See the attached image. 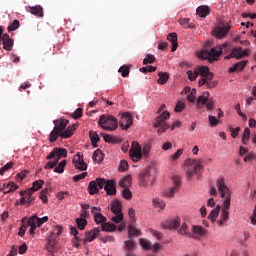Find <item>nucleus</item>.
Wrapping results in <instances>:
<instances>
[{"mask_svg": "<svg viewBox=\"0 0 256 256\" xmlns=\"http://www.w3.org/2000/svg\"><path fill=\"white\" fill-rule=\"evenodd\" d=\"M218 191L220 193V197L223 200V209L221 210L220 220L217 221L219 227L223 225V223H227L229 221V209H231V195L232 192L225 184V178H218L216 182Z\"/></svg>", "mask_w": 256, "mask_h": 256, "instance_id": "nucleus-1", "label": "nucleus"}, {"mask_svg": "<svg viewBox=\"0 0 256 256\" xmlns=\"http://www.w3.org/2000/svg\"><path fill=\"white\" fill-rule=\"evenodd\" d=\"M103 188L107 195H117V184H115V180H107L105 178H96L89 183V195H96Z\"/></svg>", "mask_w": 256, "mask_h": 256, "instance_id": "nucleus-2", "label": "nucleus"}, {"mask_svg": "<svg viewBox=\"0 0 256 256\" xmlns=\"http://www.w3.org/2000/svg\"><path fill=\"white\" fill-rule=\"evenodd\" d=\"M223 49L227 51L229 49V44L224 43L222 45L217 46L216 48L213 47L210 50L204 49L199 52L198 57L199 59H204L212 63V61H219V57L223 55Z\"/></svg>", "mask_w": 256, "mask_h": 256, "instance_id": "nucleus-3", "label": "nucleus"}, {"mask_svg": "<svg viewBox=\"0 0 256 256\" xmlns=\"http://www.w3.org/2000/svg\"><path fill=\"white\" fill-rule=\"evenodd\" d=\"M54 128L49 135L50 143H55L57 139L61 136V133L67 129V125H69V120L65 118H60L53 121Z\"/></svg>", "mask_w": 256, "mask_h": 256, "instance_id": "nucleus-4", "label": "nucleus"}, {"mask_svg": "<svg viewBox=\"0 0 256 256\" xmlns=\"http://www.w3.org/2000/svg\"><path fill=\"white\" fill-rule=\"evenodd\" d=\"M98 125H100V127L105 131H115V129H117V118L101 115L98 120Z\"/></svg>", "mask_w": 256, "mask_h": 256, "instance_id": "nucleus-5", "label": "nucleus"}, {"mask_svg": "<svg viewBox=\"0 0 256 256\" xmlns=\"http://www.w3.org/2000/svg\"><path fill=\"white\" fill-rule=\"evenodd\" d=\"M169 117H171V114L168 111H164L162 114H160L158 117H156V122L154 124V127L158 129V133L159 135H161V133H165V131H167V129H169V124L165 123V121H167V119H169Z\"/></svg>", "mask_w": 256, "mask_h": 256, "instance_id": "nucleus-6", "label": "nucleus"}, {"mask_svg": "<svg viewBox=\"0 0 256 256\" xmlns=\"http://www.w3.org/2000/svg\"><path fill=\"white\" fill-rule=\"evenodd\" d=\"M196 72L201 77V79L198 80L199 87H203L206 81H213V73L209 71L208 66H199L196 69Z\"/></svg>", "mask_w": 256, "mask_h": 256, "instance_id": "nucleus-7", "label": "nucleus"}, {"mask_svg": "<svg viewBox=\"0 0 256 256\" xmlns=\"http://www.w3.org/2000/svg\"><path fill=\"white\" fill-rule=\"evenodd\" d=\"M94 221L97 224L102 223V231L113 233V231L117 230V226L115 224L106 223L107 217L103 216L101 213H95Z\"/></svg>", "mask_w": 256, "mask_h": 256, "instance_id": "nucleus-8", "label": "nucleus"}, {"mask_svg": "<svg viewBox=\"0 0 256 256\" xmlns=\"http://www.w3.org/2000/svg\"><path fill=\"white\" fill-rule=\"evenodd\" d=\"M35 192H33L31 189L20 191L21 199H20V205H32V203H35L36 196L33 195Z\"/></svg>", "mask_w": 256, "mask_h": 256, "instance_id": "nucleus-9", "label": "nucleus"}, {"mask_svg": "<svg viewBox=\"0 0 256 256\" xmlns=\"http://www.w3.org/2000/svg\"><path fill=\"white\" fill-rule=\"evenodd\" d=\"M192 165L193 167L190 168L186 174L188 179H193L195 175L199 176L203 173V164L201 163V160H193Z\"/></svg>", "mask_w": 256, "mask_h": 256, "instance_id": "nucleus-10", "label": "nucleus"}, {"mask_svg": "<svg viewBox=\"0 0 256 256\" xmlns=\"http://www.w3.org/2000/svg\"><path fill=\"white\" fill-rule=\"evenodd\" d=\"M132 161L136 162L143 159V153L141 152V145L138 142L133 141L131 149L129 151Z\"/></svg>", "mask_w": 256, "mask_h": 256, "instance_id": "nucleus-11", "label": "nucleus"}, {"mask_svg": "<svg viewBox=\"0 0 256 256\" xmlns=\"http://www.w3.org/2000/svg\"><path fill=\"white\" fill-rule=\"evenodd\" d=\"M229 31H231V25L228 23H221L213 30V33L217 39H223V37H227Z\"/></svg>", "mask_w": 256, "mask_h": 256, "instance_id": "nucleus-12", "label": "nucleus"}, {"mask_svg": "<svg viewBox=\"0 0 256 256\" xmlns=\"http://www.w3.org/2000/svg\"><path fill=\"white\" fill-rule=\"evenodd\" d=\"M154 179L155 178L151 176V172H149V170H144L139 175V185L140 187H144L145 189H147L148 185H153Z\"/></svg>", "mask_w": 256, "mask_h": 256, "instance_id": "nucleus-13", "label": "nucleus"}, {"mask_svg": "<svg viewBox=\"0 0 256 256\" xmlns=\"http://www.w3.org/2000/svg\"><path fill=\"white\" fill-rule=\"evenodd\" d=\"M119 125L120 127H122V129H125V131H127V129H130L131 125H133V116L131 115V113H122Z\"/></svg>", "mask_w": 256, "mask_h": 256, "instance_id": "nucleus-14", "label": "nucleus"}, {"mask_svg": "<svg viewBox=\"0 0 256 256\" xmlns=\"http://www.w3.org/2000/svg\"><path fill=\"white\" fill-rule=\"evenodd\" d=\"M172 181L174 183V186L170 187L164 192L165 197H175V193L179 191V185H181V177L173 176Z\"/></svg>", "mask_w": 256, "mask_h": 256, "instance_id": "nucleus-15", "label": "nucleus"}, {"mask_svg": "<svg viewBox=\"0 0 256 256\" xmlns=\"http://www.w3.org/2000/svg\"><path fill=\"white\" fill-rule=\"evenodd\" d=\"M72 163L79 171H87V164L85 163V160H83V154H81V152H78L73 157Z\"/></svg>", "mask_w": 256, "mask_h": 256, "instance_id": "nucleus-16", "label": "nucleus"}, {"mask_svg": "<svg viewBox=\"0 0 256 256\" xmlns=\"http://www.w3.org/2000/svg\"><path fill=\"white\" fill-rule=\"evenodd\" d=\"M247 55H249V50L245 49L243 50V48L239 47V48H233L232 52L230 55L225 56L224 59L229 60V59H243V57H247Z\"/></svg>", "mask_w": 256, "mask_h": 256, "instance_id": "nucleus-17", "label": "nucleus"}, {"mask_svg": "<svg viewBox=\"0 0 256 256\" xmlns=\"http://www.w3.org/2000/svg\"><path fill=\"white\" fill-rule=\"evenodd\" d=\"M61 157H67V149L56 147L50 152L46 159L48 161H50V159H58L59 161Z\"/></svg>", "mask_w": 256, "mask_h": 256, "instance_id": "nucleus-18", "label": "nucleus"}, {"mask_svg": "<svg viewBox=\"0 0 256 256\" xmlns=\"http://www.w3.org/2000/svg\"><path fill=\"white\" fill-rule=\"evenodd\" d=\"M139 243L140 246L144 248L146 251H154V253H157L161 247V244L155 243L154 245H152L149 240L144 238H140Z\"/></svg>", "mask_w": 256, "mask_h": 256, "instance_id": "nucleus-19", "label": "nucleus"}, {"mask_svg": "<svg viewBox=\"0 0 256 256\" xmlns=\"http://www.w3.org/2000/svg\"><path fill=\"white\" fill-rule=\"evenodd\" d=\"M46 249L49 253H55L57 251V236L50 235L47 239Z\"/></svg>", "mask_w": 256, "mask_h": 256, "instance_id": "nucleus-20", "label": "nucleus"}, {"mask_svg": "<svg viewBox=\"0 0 256 256\" xmlns=\"http://www.w3.org/2000/svg\"><path fill=\"white\" fill-rule=\"evenodd\" d=\"M99 228H94L90 231L85 232V237L82 241L84 243V245L86 243H91L94 239H97V237L99 236Z\"/></svg>", "mask_w": 256, "mask_h": 256, "instance_id": "nucleus-21", "label": "nucleus"}, {"mask_svg": "<svg viewBox=\"0 0 256 256\" xmlns=\"http://www.w3.org/2000/svg\"><path fill=\"white\" fill-rule=\"evenodd\" d=\"M2 43L3 49H5V51H11L13 49V39H11L9 34H3Z\"/></svg>", "mask_w": 256, "mask_h": 256, "instance_id": "nucleus-22", "label": "nucleus"}, {"mask_svg": "<svg viewBox=\"0 0 256 256\" xmlns=\"http://www.w3.org/2000/svg\"><path fill=\"white\" fill-rule=\"evenodd\" d=\"M211 93L209 91L203 92V95L199 96L197 99V107L198 109H202L203 105H206V103L209 101V96Z\"/></svg>", "mask_w": 256, "mask_h": 256, "instance_id": "nucleus-23", "label": "nucleus"}, {"mask_svg": "<svg viewBox=\"0 0 256 256\" xmlns=\"http://www.w3.org/2000/svg\"><path fill=\"white\" fill-rule=\"evenodd\" d=\"M26 11L28 13H31L32 15H35L36 17H43V7L41 6H28L26 7Z\"/></svg>", "mask_w": 256, "mask_h": 256, "instance_id": "nucleus-24", "label": "nucleus"}, {"mask_svg": "<svg viewBox=\"0 0 256 256\" xmlns=\"http://www.w3.org/2000/svg\"><path fill=\"white\" fill-rule=\"evenodd\" d=\"M75 129H77V125L75 124L68 126L66 130L64 129L63 132L60 133L61 139H69L70 137H72L73 131H75Z\"/></svg>", "mask_w": 256, "mask_h": 256, "instance_id": "nucleus-25", "label": "nucleus"}, {"mask_svg": "<svg viewBox=\"0 0 256 256\" xmlns=\"http://www.w3.org/2000/svg\"><path fill=\"white\" fill-rule=\"evenodd\" d=\"M70 233H71V235H73L74 236V241H73V247H76V249H79V247H80V245L81 244H79V241H82V243H83V239H81V238H79V236H77V235H79V231H77V228L76 227H70Z\"/></svg>", "mask_w": 256, "mask_h": 256, "instance_id": "nucleus-26", "label": "nucleus"}, {"mask_svg": "<svg viewBox=\"0 0 256 256\" xmlns=\"http://www.w3.org/2000/svg\"><path fill=\"white\" fill-rule=\"evenodd\" d=\"M167 40L172 43V52L177 51V47H179V44L177 43V33H169L167 35Z\"/></svg>", "mask_w": 256, "mask_h": 256, "instance_id": "nucleus-27", "label": "nucleus"}, {"mask_svg": "<svg viewBox=\"0 0 256 256\" xmlns=\"http://www.w3.org/2000/svg\"><path fill=\"white\" fill-rule=\"evenodd\" d=\"M2 189L4 190V194L7 195V193H13V191H17L19 186L14 182H10L8 184H3Z\"/></svg>", "mask_w": 256, "mask_h": 256, "instance_id": "nucleus-28", "label": "nucleus"}, {"mask_svg": "<svg viewBox=\"0 0 256 256\" xmlns=\"http://www.w3.org/2000/svg\"><path fill=\"white\" fill-rule=\"evenodd\" d=\"M221 212V205H217L215 209L211 210V212L208 215V219L212 222L215 223L217 220V217H219V213Z\"/></svg>", "mask_w": 256, "mask_h": 256, "instance_id": "nucleus-29", "label": "nucleus"}, {"mask_svg": "<svg viewBox=\"0 0 256 256\" xmlns=\"http://www.w3.org/2000/svg\"><path fill=\"white\" fill-rule=\"evenodd\" d=\"M245 65H247V61L242 60V61L234 64L233 67H230L229 72L230 73H235V71H243V69H245Z\"/></svg>", "mask_w": 256, "mask_h": 256, "instance_id": "nucleus-30", "label": "nucleus"}, {"mask_svg": "<svg viewBox=\"0 0 256 256\" xmlns=\"http://www.w3.org/2000/svg\"><path fill=\"white\" fill-rule=\"evenodd\" d=\"M196 13L199 17H207V15H210L211 10H209V6H199L196 9Z\"/></svg>", "mask_w": 256, "mask_h": 256, "instance_id": "nucleus-31", "label": "nucleus"}, {"mask_svg": "<svg viewBox=\"0 0 256 256\" xmlns=\"http://www.w3.org/2000/svg\"><path fill=\"white\" fill-rule=\"evenodd\" d=\"M103 135V139L106 143H113V144H117L121 141V138L117 137V136H113V135H109V134H101Z\"/></svg>", "mask_w": 256, "mask_h": 256, "instance_id": "nucleus-32", "label": "nucleus"}, {"mask_svg": "<svg viewBox=\"0 0 256 256\" xmlns=\"http://www.w3.org/2000/svg\"><path fill=\"white\" fill-rule=\"evenodd\" d=\"M158 84L159 85H165V83H167V81H169V73L167 72H159L158 73Z\"/></svg>", "mask_w": 256, "mask_h": 256, "instance_id": "nucleus-33", "label": "nucleus"}, {"mask_svg": "<svg viewBox=\"0 0 256 256\" xmlns=\"http://www.w3.org/2000/svg\"><path fill=\"white\" fill-rule=\"evenodd\" d=\"M90 141H92L93 147H97V142L101 141V138H99V134L97 132L90 130L89 132Z\"/></svg>", "mask_w": 256, "mask_h": 256, "instance_id": "nucleus-34", "label": "nucleus"}, {"mask_svg": "<svg viewBox=\"0 0 256 256\" xmlns=\"http://www.w3.org/2000/svg\"><path fill=\"white\" fill-rule=\"evenodd\" d=\"M111 211L114 215L121 214V203L117 200L113 201L111 204Z\"/></svg>", "mask_w": 256, "mask_h": 256, "instance_id": "nucleus-35", "label": "nucleus"}, {"mask_svg": "<svg viewBox=\"0 0 256 256\" xmlns=\"http://www.w3.org/2000/svg\"><path fill=\"white\" fill-rule=\"evenodd\" d=\"M92 159L96 161L97 163H103V152L101 149H97L94 151Z\"/></svg>", "mask_w": 256, "mask_h": 256, "instance_id": "nucleus-36", "label": "nucleus"}, {"mask_svg": "<svg viewBox=\"0 0 256 256\" xmlns=\"http://www.w3.org/2000/svg\"><path fill=\"white\" fill-rule=\"evenodd\" d=\"M181 225V218L176 217L174 219H172L169 224H168V228L169 229H178V227Z\"/></svg>", "mask_w": 256, "mask_h": 256, "instance_id": "nucleus-37", "label": "nucleus"}, {"mask_svg": "<svg viewBox=\"0 0 256 256\" xmlns=\"http://www.w3.org/2000/svg\"><path fill=\"white\" fill-rule=\"evenodd\" d=\"M178 233L180 235H186V237H191V233H189V227H187L186 223L181 225V227L178 229Z\"/></svg>", "mask_w": 256, "mask_h": 256, "instance_id": "nucleus-38", "label": "nucleus"}, {"mask_svg": "<svg viewBox=\"0 0 256 256\" xmlns=\"http://www.w3.org/2000/svg\"><path fill=\"white\" fill-rule=\"evenodd\" d=\"M124 249L127 252L133 251L135 249V241L133 240H126L124 242Z\"/></svg>", "mask_w": 256, "mask_h": 256, "instance_id": "nucleus-39", "label": "nucleus"}, {"mask_svg": "<svg viewBox=\"0 0 256 256\" xmlns=\"http://www.w3.org/2000/svg\"><path fill=\"white\" fill-rule=\"evenodd\" d=\"M152 202L153 206L156 209H165V201H163L162 199L154 198Z\"/></svg>", "mask_w": 256, "mask_h": 256, "instance_id": "nucleus-40", "label": "nucleus"}, {"mask_svg": "<svg viewBox=\"0 0 256 256\" xmlns=\"http://www.w3.org/2000/svg\"><path fill=\"white\" fill-rule=\"evenodd\" d=\"M76 225L80 231H83L85 227H87V220L85 218H77L76 219Z\"/></svg>", "mask_w": 256, "mask_h": 256, "instance_id": "nucleus-41", "label": "nucleus"}, {"mask_svg": "<svg viewBox=\"0 0 256 256\" xmlns=\"http://www.w3.org/2000/svg\"><path fill=\"white\" fill-rule=\"evenodd\" d=\"M44 183L45 182L43 180L35 181V182H33L32 187L29 189H31L32 192L35 193V191H39V189H41V187H43Z\"/></svg>", "mask_w": 256, "mask_h": 256, "instance_id": "nucleus-42", "label": "nucleus"}, {"mask_svg": "<svg viewBox=\"0 0 256 256\" xmlns=\"http://www.w3.org/2000/svg\"><path fill=\"white\" fill-rule=\"evenodd\" d=\"M190 21H191V19H189V18H182V19H180V25L182 27H184V29H193V27H195V26L189 24Z\"/></svg>", "mask_w": 256, "mask_h": 256, "instance_id": "nucleus-43", "label": "nucleus"}, {"mask_svg": "<svg viewBox=\"0 0 256 256\" xmlns=\"http://www.w3.org/2000/svg\"><path fill=\"white\" fill-rule=\"evenodd\" d=\"M251 135V130L249 128H245L244 129V133H243V136H242V143L244 145H247V143H249V137Z\"/></svg>", "mask_w": 256, "mask_h": 256, "instance_id": "nucleus-44", "label": "nucleus"}, {"mask_svg": "<svg viewBox=\"0 0 256 256\" xmlns=\"http://www.w3.org/2000/svg\"><path fill=\"white\" fill-rule=\"evenodd\" d=\"M192 231L195 233V235H200L201 237L205 235V228L202 226H193Z\"/></svg>", "mask_w": 256, "mask_h": 256, "instance_id": "nucleus-45", "label": "nucleus"}, {"mask_svg": "<svg viewBox=\"0 0 256 256\" xmlns=\"http://www.w3.org/2000/svg\"><path fill=\"white\" fill-rule=\"evenodd\" d=\"M128 235L129 237H139V235H141V231L137 230L133 226H129Z\"/></svg>", "mask_w": 256, "mask_h": 256, "instance_id": "nucleus-46", "label": "nucleus"}, {"mask_svg": "<svg viewBox=\"0 0 256 256\" xmlns=\"http://www.w3.org/2000/svg\"><path fill=\"white\" fill-rule=\"evenodd\" d=\"M25 221H27V218H23L22 219V226L19 228V232L18 235L19 237H24L25 236V232L27 231V225L25 224Z\"/></svg>", "mask_w": 256, "mask_h": 256, "instance_id": "nucleus-47", "label": "nucleus"}, {"mask_svg": "<svg viewBox=\"0 0 256 256\" xmlns=\"http://www.w3.org/2000/svg\"><path fill=\"white\" fill-rule=\"evenodd\" d=\"M131 185V176H127L120 181V186L127 188Z\"/></svg>", "mask_w": 256, "mask_h": 256, "instance_id": "nucleus-48", "label": "nucleus"}, {"mask_svg": "<svg viewBox=\"0 0 256 256\" xmlns=\"http://www.w3.org/2000/svg\"><path fill=\"white\" fill-rule=\"evenodd\" d=\"M183 109H185L184 102L183 101H178L175 108H174L175 113H182Z\"/></svg>", "mask_w": 256, "mask_h": 256, "instance_id": "nucleus-49", "label": "nucleus"}, {"mask_svg": "<svg viewBox=\"0 0 256 256\" xmlns=\"http://www.w3.org/2000/svg\"><path fill=\"white\" fill-rule=\"evenodd\" d=\"M155 63V56L148 54L143 60V65Z\"/></svg>", "mask_w": 256, "mask_h": 256, "instance_id": "nucleus-50", "label": "nucleus"}, {"mask_svg": "<svg viewBox=\"0 0 256 256\" xmlns=\"http://www.w3.org/2000/svg\"><path fill=\"white\" fill-rule=\"evenodd\" d=\"M20 23L19 20H14L9 26L8 31L11 33V31H17V28L19 27Z\"/></svg>", "mask_w": 256, "mask_h": 256, "instance_id": "nucleus-51", "label": "nucleus"}, {"mask_svg": "<svg viewBox=\"0 0 256 256\" xmlns=\"http://www.w3.org/2000/svg\"><path fill=\"white\" fill-rule=\"evenodd\" d=\"M31 220H33V225H36V227H41V225H43L41 218L37 216H32L28 219V221H31Z\"/></svg>", "mask_w": 256, "mask_h": 256, "instance_id": "nucleus-52", "label": "nucleus"}, {"mask_svg": "<svg viewBox=\"0 0 256 256\" xmlns=\"http://www.w3.org/2000/svg\"><path fill=\"white\" fill-rule=\"evenodd\" d=\"M13 165H14L13 162H8L6 165L0 168V175H4L5 171H9V169H12Z\"/></svg>", "mask_w": 256, "mask_h": 256, "instance_id": "nucleus-53", "label": "nucleus"}, {"mask_svg": "<svg viewBox=\"0 0 256 256\" xmlns=\"http://www.w3.org/2000/svg\"><path fill=\"white\" fill-rule=\"evenodd\" d=\"M83 116V108H77L74 113L71 114L73 119H79Z\"/></svg>", "mask_w": 256, "mask_h": 256, "instance_id": "nucleus-54", "label": "nucleus"}, {"mask_svg": "<svg viewBox=\"0 0 256 256\" xmlns=\"http://www.w3.org/2000/svg\"><path fill=\"white\" fill-rule=\"evenodd\" d=\"M49 192L48 189H44L40 192V196L39 198L41 199V201H43V203H48L49 199H47V193Z\"/></svg>", "mask_w": 256, "mask_h": 256, "instance_id": "nucleus-55", "label": "nucleus"}, {"mask_svg": "<svg viewBox=\"0 0 256 256\" xmlns=\"http://www.w3.org/2000/svg\"><path fill=\"white\" fill-rule=\"evenodd\" d=\"M61 233H63V228H61V226H55L51 232V235H54V237L57 239Z\"/></svg>", "mask_w": 256, "mask_h": 256, "instance_id": "nucleus-56", "label": "nucleus"}, {"mask_svg": "<svg viewBox=\"0 0 256 256\" xmlns=\"http://www.w3.org/2000/svg\"><path fill=\"white\" fill-rule=\"evenodd\" d=\"M59 163V159H54V161H49L45 166L44 169H53Z\"/></svg>", "mask_w": 256, "mask_h": 256, "instance_id": "nucleus-57", "label": "nucleus"}, {"mask_svg": "<svg viewBox=\"0 0 256 256\" xmlns=\"http://www.w3.org/2000/svg\"><path fill=\"white\" fill-rule=\"evenodd\" d=\"M187 75H188V79L190 81H195L197 79V77H199V74H198L197 70L195 72L189 70L187 72Z\"/></svg>", "mask_w": 256, "mask_h": 256, "instance_id": "nucleus-58", "label": "nucleus"}, {"mask_svg": "<svg viewBox=\"0 0 256 256\" xmlns=\"http://www.w3.org/2000/svg\"><path fill=\"white\" fill-rule=\"evenodd\" d=\"M195 95H197V89L193 88L190 92V94L187 96V99L190 103H194L195 101Z\"/></svg>", "mask_w": 256, "mask_h": 256, "instance_id": "nucleus-59", "label": "nucleus"}, {"mask_svg": "<svg viewBox=\"0 0 256 256\" xmlns=\"http://www.w3.org/2000/svg\"><path fill=\"white\" fill-rule=\"evenodd\" d=\"M118 73H121L122 77H127L129 75V67L122 66L119 68Z\"/></svg>", "mask_w": 256, "mask_h": 256, "instance_id": "nucleus-60", "label": "nucleus"}, {"mask_svg": "<svg viewBox=\"0 0 256 256\" xmlns=\"http://www.w3.org/2000/svg\"><path fill=\"white\" fill-rule=\"evenodd\" d=\"M127 169H129V163H127V161H125V160H122L120 162L119 171H122V173H123V172L127 171Z\"/></svg>", "mask_w": 256, "mask_h": 256, "instance_id": "nucleus-61", "label": "nucleus"}, {"mask_svg": "<svg viewBox=\"0 0 256 256\" xmlns=\"http://www.w3.org/2000/svg\"><path fill=\"white\" fill-rule=\"evenodd\" d=\"M111 220L113 221V223H121V221H123V213L115 214V216L112 217Z\"/></svg>", "mask_w": 256, "mask_h": 256, "instance_id": "nucleus-62", "label": "nucleus"}, {"mask_svg": "<svg viewBox=\"0 0 256 256\" xmlns=\"http://www.w3.org/2000/svg\"><path fill=\"white\" fill-rule=\"evenodd\" d=\"M85 177H87V172H83L81 174L75 175L73 177V181L78 182V181H81L82 179H85Z\"/></svg>", "mask_w": 256, "mask_h": 256, "instance_id": "nucleus-63", "label": "nucleus"}, {"mask_svg": "<svg viewBox=\"0 0 256 256\" xmlns=\"http://www.w3.org/2000/svg\"><path fill=\"white\" fill-rule=\"evenodd\" d=\"M122 195H123L124 199H131V197H133V194L130 192V190L128 188H125L122 191Z\"/></svg>", "mask_w": 256, "mask_h": 256, "instance_id": "nucleus-64", "label": "nucleus"}]
</instances>
